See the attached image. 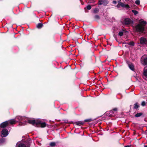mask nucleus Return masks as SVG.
I'll list each match as a JSON object with an SVG mask.
<instances>
[{
	"label": "nucleus",
	"instance_id": "obj_28",
	"mask_svg": "<svg viewBox=\"0 0 147 147\" xmlns=\"http://www.w3.org/2000/svg\"><path fill=\"white\" fill-rule=\"evenodd\" d=\"M94 18L96 20H99L100 19V17L99 16L96 15L94 16Z\"/></svg>",
	"mask_w": 147,
	"mask_h": 147
},
{
	"label": "nucleus",
	"instance_id": "obj_29",
	"mask_svg": "<svg viewBox=\"0 0 147 147\" xmlns=\"http://www.w3.org/2000/svg\"><path fill=\"white\" fill-rule=\"evenodd\" d=\"M123 33L122 31H119L118 33V35L120 36H121L123 35Z\"/></svg>",
	"mask_w": 147,
	"mask_h": 147
},
{
	"label": "nucleus",
	"instance_id": "obj_17",
	"mask_svg": "<svg viewBox=\"0 0 147 147\" xmlns=\"http://www.w3.org/2000/svg\"><path fill=\"white\" fill-rule=\"evenodd\" d=\"M106 115L108 117H114V115L111 114L110 113H109L108 111L107 112Z\"/></svg>",
	"mask_w": 147,
	"mask_h": 147
},
{
	"label": "nucleus",
	"instance_id": "obj_1",
	"mask_svg": "<svg viewBox=\"0 0 147 147\" xmlns=\"http://www.w3.org/2000/svg\"><path fill=\"white\" fill-rule=\"evenodd\" d=\"M147 24V22L143 19L140 20L139 21V24L135 27L134 31L142 33L145 30V27Z\"/></svg>",
	"mask_w": 147,
	"mask_h": 147
},
{
	"label": "nucleus",
	"instance_id": "obj_18",
	"mask_svg": "<svg viewBox=\"0 0 147 147\" xmlns=\"http://www.w3.org/2000/svg\"><path fill=\"white\" fill-rule=\"evenodd\" d=\"M143 74L145 77H147V69H144Z\"/></svg>",
	"mask_w": 147,
	"mask_h": 147
},
{
	"label": "nucleus",
	"instance_id": "obj_6",
	"mask_svg": "<svg viewBox=\"0 0 147 147\" xmlns=\"http://www.w3.org/2000/svg\"><path fill=\"white\" fill-rule=\"evenodd\" d=\"M9 125V122L8 121H6L2 123L0 125V127L2 128H4Z\"/></svg>",
	"mask_w": 147,
	"mask_h": 147
},
{
	"label": "nucleus",
	"instance_id": "obj_2",
	"mask_svg": "<svg viewBox=\"0 0 147 147\" xmlns=\"http://www.w3.org/2000/svg\"><path fill=\"white\" fill-rule=\"evenodd\" d=\"M141 62L144 65H147V56H143L141 58Z\"/></svg>",
	"mask_w": 147,
	"mask_h": 147
},
{
	"label": "nucleus",
	"instance_id": "obj_37",
	"mask_svg": "<svg viewBox=\"0 0 147 147\" xmlns=\"http://www.w3.org/2000/svg\"><path fill=\"white\" fill-rule=\"evenodd\" d=\"M22 117H20V118H19V119L20 120H22Z\"/></svg>",
	"mask_w": 147,
	"mask_h": 147
},
{
	"label": "nucleus",
	"instance_id": "obj_14",
	"mask_svg": "<svg viewBox=\"0 0 147 147\" xmlns=\"http://www.w3.org/2000/svg\"><path fill=\"white\" fill-rule=\"evenodd\" d=\"M8 121L9 122V124L10 123L11 125L14 124L16 123V121L14 119H11Z\"/></svg>",
	"mask_w": 147,
	"mask_h": 147
},
{
	"label": "nucleus",
	"instance_id": "obj_26",
	"mask_svg": "<svg viewBox=\"0 0 147 147\" xmlns=\"http://www.w3.org/2000/svg\"><path fill=\"white\" fill-rule=\"evenodd\" d=\"M99 11V9L98 8H95L93 11V12L94 13H98Z\"/></svg>",
	"mask_w": 147,
	"mask_h": 147
},
{
	"label": "nucleus",
	"instance_id": "obj_9",
	"mask_svg": "<svg viewBox=\"0 0 147 147\" xmlns=\"http://www.w3.org/2000/svg\"><path fill=\"white\" fill-rule=\"evenodd\" d=\"M1 133L3 137L7 136L9 134L8 130L5 129H3L1 131Z\"/></svg>",
	"mask_w": 147,
	"mask_h": 147
},
{
	"label": "nucleus",
	"instance_id": "obj_4",
	"mask_svg": "<svg viewBox=\"0 0 147 147\" xmlns=\"http://www.w3.org/2000/svg\"><path fill=\"white\" fill-rule=\"evenodd\" d=\"M38 121H36L34 119H29L28 121V123L36 127L38 123Z\"/></svg>",
	"mask_w": 147,
	"mask_h": 147
},
{
	"label": "nucleus",
	"instance_id": "obj_13",
	"mask_svg": "<svg viewBox=\"0 0 147 147\" xmlns=\"http://www.w3.org/2000/svg\"><path fill=\"white\" fill-rule=\"evenodd\" d=\"M16 147H26V145L23 143H17Z\"/></svg>",
	"mask_w": 147,
	"mask_h": 147
},
{
	"label": "nucleus",
	"instance_id": "obj_27",
	"mask_svg": "<svg viewBox=\"0 0 147 147\" xmlns=\"http://www.w3.org/2000/svg\"><path fill=\"white\" fill-rule=\"evenodd\" d=\"M92 8L91 6L90 5H88L87 7L86 8H85L84 9H86L87 8L88 10H90Z\"/></svg>",
	"mask_w": 147,
	"mask_h": 147
},
{
	"label": "nucleus",
	"instance_id": "obj_25",
	"mask_svg": "<svg viewBox=\"0 0 147 147\" xmlns=\"http://www.w3.org/2000/svg\"><path fill=\"white\" fill-rule=\"evenodd\" d=\"M132 13H134L135 15H137L139 13V12L138 11H136V10H132Z\"/></svg>",
	"mask_w": 147,
	"mask_h": 147
},
{
	"label": "nucleus",
	"instance_id": "obj_32",
	"mask_svg": "<svg viewBox=\"0 0 147 147\" xmlns=\"http://www.w3.org/2000/svg\"><path fill=\"white\" fill-rule=\"evenodd\" d=\"M141 105L142 106H144L146 105V103L145 101H143L141 103Z\"/></svg>",
	"mask_w": 147,
	"mask_h": 147
},
{
	"label": "nucleus",
	"instance_id": "obj_38",
	"mask_svg": "<svg viewBox=\"0 0 147 147\" xmlns=\"http://www.w3.org/2000/svg\"><path fill=\"white\" fill-rule=\"evenodd\" d=\"M144 147H147V146L144 145Z\"/></svg>",
	"mask_w": 147,
	"mask_h": 147
},
{
	"label": "nucleus",
	"instance_id": "obj_21",
	"mask_svg": "<svg viewBox=\"0 0 147 147\" xmlns=\"http://www.w3.org/2000/svg\"><path fill=\"white\" fill-rule=\"evenodd\" d=\"M5 139L2 138L0 139V144H3L5 141Z\"/></svg>",
	"mask_w": 147,
	"mask_h": 147
},
{
	"label": "nucleus",
	"instance_id": "obj_24",
	"mask_svg": "<svg viewBox=\"0 0 147 147\" xmlns=\"http://www.w3.org/2000/svg\"><path fill=\"white\" fill-rule=\"evenodd\" d=\"M92 121V120L91 119H86L84 120V122H91Z\"/></svg>",
	"mask_w": 147,
	"mask_h": 147
},
{
	"label": "nucleus",
	"instance_id": "obj_7",
	"mask_svg": "<svg viewBox=\"0 0 147 147\" xmlns=\"http://www.w3.org/2000/svg\"><path fill=\"white\" fill-rule=\"evenodd\" d=\"M38 123L37 125V127H40L43 128L45 127L46 126V123L45 122H41L40 121H38Z\"/></svg>",
	"mask_w": 147,
	"mask_h": 147
},
{
	"label": "nucleus",
	"instance_id": "obj_34",
	"mask_svg": "<svg viewBox=\"0 0 147 147\" xmlns=\"http://www.w3.org/2000/svg\"><path fill=\"white\" fill-rule=\"evenodd\" d=\"M118 2L119 3L117 5V7L118 8H119L121 6L120 5V2L118 1Z\"/></svg>",
	"mask_w": 147,
	"mask_h": 147
},
{
	"label": "nucleus",
	"instance_id": "obj_10",
	"mask_svg": "<svg viewBox=\"0 0 147 147\" xmlns=\"http://www.w3.org/2000/svg\"><path fill=\"white\" fill-rule=\"evenodd\" d=\"M140 43L141 44H146L147 42L146 39L144 37H141L140 39Z\"/></svg>",
	"mask_w": 147,
	"mask_h": 147
},
{
	"label": "nucleus",
	"instance_id": "obj_35",
	"mask_svg": "<svg viewBox=\"0 0 147 147\" xmlns=\"http://www.w3.org/2000/svg\"><path fill=\"white\" fill-rule=\"evenodd\" d=\"M113 3L114 4H116L117 3V2L116 1H113Z\"/></svg>",
	"mask_w": 147,
	"mask_h": 147
},
{
	"label": "nucleus",
	"instance_id": "obj_3",
	"mask_svg": "<svg viewBox=\"0 0 147 147\" xmlns=\"http://www.w3.org/2000/svg\"><path fill=\"white\" fill-rule=\"evenodd\" d=\"M109 3L106 0H98L97 4L98 5H101L102 4L105 6Z\"/></svg>",
	"mask_w": 147,
	"mask_h": 147
},
{
	"label": "nucleus",
	"instance_id": "obj_16",
	"mask_svg": "<svg viewBox=\"0 0 147 147\" xmlns=\"http://www.w3.org/2000/svg\"><path fill=\"white\" fill-rule=\"evenodd\" d=\"M31 142L32 141L30 140H28L26 142V147H30Z\"/></svg>",
	"mask_w": 147,
	"mask_h": 147
},
{
	"label": "nucleus",
	"instance_id": "obj_19",
	"mask_svg": "<svg viewBox=\"0 0 147 147\" xmlns=\"http://www.w3.org/2000/svg\"><path fill=\"white\" fill-rule=\"evenodd\" d=\"M143 114V113H137L135 115V116L136 117H138L142 115Z\"/></svg>",
	"mask_w": 147,
	"mask_h": 147
},
{
	"label": "nucleus",
	"instance_id": "obj_22",
	"mask_svg": "<svg viewBox=\"0 0 147 147\" xmlns=\"http://www.w3.org/2000/svg\"><path fill=\"white\" fill-rule=\"evenodd\" d=\"M49 145L51 147H53L56 145V143L54 142H51L50 143Z\"/></svg>",
	"mask_w": 147,
	"mask_h": 147
},
{
	"label": "nucleus",
	"instance_id": "obj_39",
	"mask_svg": "<svg viewBox=\"0 0 147 147\" xmlns=\"http://www.w3.org/2000/svg\"><path fill=\"white\" fill-rule=\"evenodd\" d=\"M145 80H147V77H146V78L145 79Z\"/></svg>",
	"mask_w": 147,
	"mask_h": 147
},
{
	"label": "nucleus",
	"instance_id": "obj_8",
	"mask_svg": "<svg viewBox=\"0 0 147 147\" xmlns=\"http://www.w3.org/2000/svg\"><path fill=\"white\" fill-rule=\"evenodd\" d=\"M123 22L125 25H129L131 24L132 22L133 23L131 20L128 18H125Z\"/></svg>",
	"mask_w": 147,
	"mask_h": 147
},
{
	"label": "nucleus",
	"instance_id": "obj_12",
	"mask_svg": "<svg viewBox=\"0 0 147 147\" xmlns=\"http://www.w3.org/2000/svg\"><path fill=\"white\" fill-rule=\"evenodd\" d=\"M120 4L121 6L123 7L126 8H127L129 9L130 8V7L128 4H125L123 3L120 2Z\"/></svg>",
	"mask_w": 147,
	"mask_h": 147
},
{
	"label": "nucleus",
	"instance_id": "obj_33",
	"mask_svg": "<svg viewBox=\"0 0 147 147\" xmlns=\"http://www.w3.org/2000/svg\"><path fill=\"white\" fill-rule=\"evenodd\" d=\"M109 113H110L111 114H114V112L112 110H111L109 111Z\"/></svg>",
	"mask_w": 147,
	"mask_h": 147
},
{
	"label": "nucleus",
	"instance_id": "obj_11",
	"mask_svg": "<svg viewBox=\"0 0 147 147\" xmlns=\"http://www.w3.org/2000/svg\"><path fill=\"white\" fill-rule=\"evenodd\" d=\"M85 123V122H84V121H77L75 122L74 123V124L77 125L78 126H81L82 125H83Z\"/></svg>",
	"mask_w": 147,
	"mask_h": 147
},
{
	"label": "nucleus",
	"instance_id": "obj_23",
	"mask_svg": "<svg viewBox=\"0 0 147 147\" xmlns=\"http://www.w3.org/2000/svg\"><path fill=\"white\" fill-rule=\"evenodd\" d=\"M128 44L129 45L134 46L135 44V43L133 41H131L128 43Z\"/></svg>",
	"mask_w": 147,
	"mask_h": 147
},
{
	"label": "nucleus",
	"instance_id": "obj_30",
	"mask_svg": "<svg viewBox=\"0 0 147 147\" xmlns=\"http://www.w3.org/2000/svg\"><path fill=\"white\" fill-rule=\"evenodd\" d=\"M136 5H139L140 3V1L139 0H137L135 2Z\"/></svg>",
	"mask_w": 147,
	"mask_h": 147
},
{
	"label": "nucleus",
	"instance_id": "obj_5",
	"mask_svg": "<svg viewBox=\"0 0 147 147\" xmlns=\"http://www.w3.org/2000/svg\"><path fill=\"white\" fill-rule=\"evenodd\" d=\"M127 63L128 65V67L131 70L133 71H135V69L134 65L133 63L127 61Z\"/></svg>",
	"mask_w": 147,
	"mask_h": 147
},
{
	"label": "nucleus",
	"instance_id": "obj_36",
	"mask_svg": "<svg viewBox=\"0 0 147 147\" xmlns=\"http://www.w3.org/2000/svg\"><path fill=\"white\" fill-rule=\"evenodd\" d=\"M124 147H131V146L129 145H127L124 146Z\"/></svg>",
	"mask_w": 147,
	"mask_h": 147
},
{
	"label": "nucleus",
	"instance_id": "obj_15",
	"mask_svg": "<svg viewBox=\"0 0 147 147\" xmlns=\"http://www.w3.org/2000/svg\"><path fill=\"white\" fill-rule=\"evenodd\" d=\"M134 109H137L140 107L139 104L137 102H136L135 104H134Z\"/></svg>",
	"mask_w": 147,
	"mask_h": 147
},
{
	"label": "nucleus",
	"instance_id": "obj_31",
	"mask_svg": "<svg viewBox=\"0 0 147 147\" xmlns=\"http://www.w3.org/2000/svg\"><path fill=\"white\" fill-rule=\"evenodd\" d=\"M112 110L114 112H115L117 111L118 109L117 108H115L112 109Z\"/></svg>",
	"mask_w": 147,
	"mask_h": 147
},
{
	"label": "nucleus",
	"instance_id": "obj_20",
	"mask_svg": "<svg viewBox=\"0 0 147 147\" xmlns=\"http://www.w3.org/2000/svg\"><path fill=\"white\" fill-rule=\"evenodd\" d=\"M43 26V24L41 23H39L36 25V27L38 28H41Z\"/></svg>",
	"mask_w": 147,
	"mask_h": 147
}]
</instances>
